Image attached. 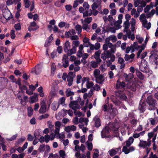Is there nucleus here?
Returning a JSON list of instances; mask_svg holds the SVG:
<instances>
[{"label":"nucleus","mask_w":158,"mask_h":158,"mask_svg":"<svg viewBox=\"0 0 158 158\" xmlns=\"http://www.w3.org/2000/svg\"><path fill=\"white\" fill-rule=\"evenodd\" d=\"M119 127V126L118 123H117L116 122H112L109 124L110 130L113 131V133L114 134L113 136H114V137H115V136L117 137L119 135L118 131Z\"/></svg>","instance_id":"f257e3e1"},{"label":"nucleus","mask_w":158,"mask_h":158,"mask_svg":"<svg viewBox=\"0 0 158 158\" xmlns=\"http://www.w3.org/2000/svg\"><path fill=\"white\" fill-rule=\"evenodd\" d=\"M147 103L149 105L148 109L150 110H155L156 108V101L153 98L152 95H149L146 99Z\"/></svg>","instance_id":"f03ea898"},{"label":"nucleus","mask_w":158,"mask_h":158,"mask_svg":"<svg viewBox=\"0 0 158 158\" xmlns=\"http://www.w3.org/2000/svg\"><path fill=\"white\" fill-rule=\"evenodd\" d=\"M148 65V62L144 60L142 62L141 64L139 66L140 70L144 73H147L149 71Z\"/></svg>","instance_id":"7ed1b4c3"},{"label":"nucleus","mask_w":158,"mask_h":158,"mask_svg":"<svg viewBox=\"0 0 158 158\" xmlns=\"http://www.w3.org/2000/svg\"><path fill=\"white\" fill-rule=\"evenodd\" d=\"M69 106L70 108H72V109L74 110V113L75 114H76V109H80V106H79L77 101H71L69 104Z\"/></svg>","instance_id":"20e7f679"},{"label":"nucleus","mask_w":158,"mask_h":158,"mask_svg":"<svg viewBox=\"0 0 158 158\" xmlns=\"http://www.w3.org/2000/svg\"><path fill=\"white\" fill-rule=\"evenodd\" d=\"M110 130L109 125L108 127H105V128L101 132L102 137V138H110V137H111V135H108V134L110 133Z\"/></svg>","instance_id":"39448f33"},{"label":"nucleus","mask_w":158,"mask_h":158,"mask_svg":"<svg viewBox=\"0 0 158 158\" xmlns=\"http://www.w3.org/2000/svg\"><path fill=\"white\" fill-rule=\"evenodd\" d=\"M122 76L125 81H128L129 82L132 81L134 77L133 74L131 73H129L128 74L126 73H123Z\"/></svg>","instance_id":"423d86ee"},{"label":"nucleus","mask_w":158,"mask_h":158,"mask_svg":"<svg viewBox=\"0 0 158 158\" xmlns=\"http://www.w3.org/2000/svg\"><path fill=\"white\" fill-rule=\"evenodd\" d=\"M8 79L6 77H0V89H3L6 86Z\"/></svg>","instance_id":"0eeeda50"},{"label":"nucleus","mask_w":158,"mask_h":158,"mask_svg":"<svg viewBox=\"0 0 158 158\" xmlns=\"http://www.w3.org/2000/svg\"><path fill=\"white\" fill-rule=\"evenodd\" d=\"M146 107V103L145 102L140 101L139 103L138 109L140 112H144Z\"/></svg>","instance_id":"6e6552de"},{"label":"nucleus","mask_w":158,"mask_h":158,"mask_svg":"<svg viewBox=\"0 0 158 158\" xmlns=\"http://www.w3.org/2000/svg\"><path fill=\"white\" fill-rule=\"evenodd\" d=\"M94 2L91 6L92 8L93 11H94V9H97V7L101 6V0H93Z\"/></svg>","instance_id":"1a4fd4ad"},{"label":"nucleus","mask_w":158,"mask_h":158,"mask_svg":"<svg viewBox=\"0 0 158 158\" xmlns=\"http://www.w3.org/2000/svg\"><path fill=\"white\" fill-rule=\"evenodd\" d=\"M43 104L41 103V107L39 110L40 114H44L47 111V105L45 104L44 100L42 101Z\"/></svg>","instance_id":"9d476101"},{"label":"nucleus","mask_w":158,"mask_h":158,"mask_svg":"<svg viewBox=\"0 0 158 158\" xmlns=\"http://www.w3.org/2000/svg\"><path fill=\"white\" fill-rule=\"evenodd\" d=\"M126 86V84L124 81H121L119 79L117 80L116 85V89L123 88Z\"/></svg>","instance_id":"9b49d317"},{"label":"nucleus","mask_w":158,"mask_h":158,"mask_svg":"<svg viewBox=\"0 0 158 158\" xmlns=\"http://www.w3.org/2000/svg\"><path fill=\"white\" fill-rule=\"evenodd\" d=\"M151 140H149L148 142H147L146 141H140L139 143V146L145 148L147 146H150L151 144Z\"/></svg>","instance_id":"f8f14e48"},{"label":"nucleus","mask_w":158,"mask_h":158,"mask_svg":"<svg viewBox=\"0 0 158 158\" xmlns=\"http://www.w3.org/2000/svg\"><path fill=\"white\" fill-rule=\"evenodd\" d=\"M71 47L70 42L69 41H66L64 45V50L65 52H68L70 51V48Z\"/></svg>","instance_id":"ddd939ff"},{"label":"nucleus","mask_w":158,"mask_h":158,"mask_svg":"<svg viewBox=\"0 0 158 158\" xmlns=\"http://www.w3.org/2000/svg\"><path fill=\"white\" fill-rule=\"evenodd\" d=\"M135 148L134 147H130V148L128 149V148H127L126 147H123L122 151L125 154H128L130 153L131 152H133L134 150H135Z\"/></svg>","instance_id":"4468645a"},{"label":"nucleus","mask_w":158,"mask_h":158,"mask_svg":"<svg viewBox=\"0 0 158 158\" xmlns=\"http://www.w3.org/2000/svg\"><path fill=\"white\" fill-rule=\"evenodd\" d=\"M93 120L95 122L94 125L95 127H99L101 126V123L100 118H98V117H95Z\"/></svg>","instance_id":"2eb2a0df"},{"label":"nucleus","mask_w":158,"mask_h":158,"mask_svg":"<svg viewBox=\"0 0 158 158\" xmlns=\"http://www.w3.org/2000/svg\"><path fill=\"white\" fill-rule=\"evenodd\" d=\"M116 93V94H118L119 95L120 98L122 100H126V99H127V97L126 94L123 93L121 91H118V92Z\"/></svg>","instance_id":"dca6fc26"},{"label":"nucleus","mask_w":158,"mask_h":158,"mask_svg":"<svg viewBox=\"0 0 158 158\" xmlns=\"http://www.w3.org/2000/svg\"><path fill=\"white\" fill-rule=\"evenodd\" d=\"M118 62L121 64L120 69H123L125 66L126 63L123 58L122 57H119L118 59Z\"/></svg>","instance_id":"f3484780"},{"label":"nucleus","mask_w":158,"mask_h":158,"mask_svg":"<svg viewBox=\"0 0 158 158\" xmlns=\"http://www.w3.org/2000/svg\"><path fill=\"white\" fill-rule=\"evenodd\" d=\"M135 72L136 76L138 77L140 80H144V75L141 72L139 71L138 69H136Z\"/></svg>","instance_id":"a211bd4d"},{"label":"nucleus","mask_w":158,"mask_h":158,"mask_svg":"<svg viewBox=\"0 0 158 158\" xmlns=\"http://www.w3.org/2000/svg\"><path fill=\"white\" fill-rule=\"evenodd\" d=\"M145 48V46H144V44H143L142 45H139V46H138V52L137 54V57L139 58L140 54L141 53L143 50H144Z\"/></svg>","instance_id":"6ab92c4d"},{"label":"nucleus","mask_w":158,"mask_h":158,"mask_svg":"<svg viewBox=\"0 0 158 158\" xmlns=\"http://www.w3.org/2000/svg\"><path fill=\"white\" fill-rule=\"evenodd\" d=\"M127 87L129 89L133 92H135L136 89L137 85L135 83H130L127 85Z\"/></svg>","instance_id":"aec40b11"},{"label":"nucleus","mask_w":158,"mask_h":158,"mask_svg":"<svg viewBox=\"0 0 158 158\" xmlns=\"http://www.w3.org/2000/svg\"><path fill=\"white\" fill-rule=\"evenodd\" d=\"M52 34H51V35L48 38L47 40L46 41L44 44V46H45V47H48V46H49V45H50L51 43H52V40L53 39V38L52 36Z\"/></svg>","instance_id":"412c9836"},{"label":"nucleus","mask_w":158,"mask_h":158,"mask_svg":"<svg viewBox=\"0 0 158 158\" xmlns=\"http://www.w3.org/2000/svg\"><path fill=\"white\" fill-rule=\"evenodd\" d=\"M143 25L145 28H146L147 29H149L151 26V24L150 22L148 23V21L147 19H145L144 21H143Z\"/></svg>","instance_id":"4be33fe9"},{"label":"nucleus","mask_w":158,"mask_h":158,"mask_svg":"<svg viewBox=\"0 0 158 158\" xmlns=\"http://www.w3.org/2000/svg\"><path fill=\"white\" fill-rule=\"evenodd\" d=\"M150 58L152 59L155 62L158 61V55L156 54H152L150 56Z\"/></svg>","instance_id":"5701e85b"},{"label":"nucleus","mask_w":158,"mask_h":158,"mask_svg":"<svg viewBox=\"0 0 158 158\" xmlns=\"http://www.w3.org/2000/svg\"><path fill=\"white\" fill-rule=\"evenodd\" d=\"M75 76V73H74V75L73 77H70L68 76L67 81H68V85L69 86H71L73 84V78Z\"/></svg>","instance_id":"b1692460"},{"label":"nucleus","mask_w":158,"mask_h":158,"mask_svg":"<svg viewBox=\"0 0 158 158\" xmlns=\"http://www.w3.org/2000/svg\"><path fill=\"white\" fill-rule=\"evenodd\" d=\"M123 26L124 27L123 31L124 32H126V29H127V30L128 29V28H129L130 26V23L128 22L127 20L124 22Z\"/></svg>","instance_id":"393cba45"},{"label":"nucleus","mask_w":158,"mask_h":158,"mask_svg":"<svg viewBox=\"0 0 158 158\" xmlns=\"http://www.w3.org/2000/svg\"><path fill=\"white\" fill-rule=\"evenodd\" d=\"M75 28L77 31V32L78 34H80V33L82 31V27L81 25L80 24H77L76 25Z\"/></svg>","instance_id":"a878e982"},{"label":"nucleus","mask_w":158,"mask_h":158,"mask_svg":"<svg viewBox=\"0 0 158 158\" xmlns=\"http://www.w3.org/2000/svg\"><path fill=\"white\" fill-rule=\"evenodd\" d=\"M34 135L35 138V139H36L37 140L39 136L40 135V132L39 130V129H36L34 131Z\"/></svg>","instance_id":"bb28decb"},{"label":"nucleus","mask_w":158,"mask_h":158,"mask_svg":"<svg viewBox=\"0 0 158 158\" xmlns=\"http://www.w3.org/2000/svg\"><path fill=\"white\" fill-rule=\"evenodd\" d=\"M66 92L67 97H69L70 96H72V95H74V92H73V91H71V89H70V88L67 89Z\"/></svg>","instance_id":"cd10ccee"},{"label":"nucleus","mask_w":158,"mask_h":158,"mask_svg":"<svg viewBox=\"0 0 158 158\" xmlns=\"http://www.w3.org/2000/svg\"><path fill=\"white\" fill-rule=\"evenodd\" d=\"M80 42L79 41H73V45H74L75 53H76L77 51V47L79 45Z\"/></svg>","instance_id":"c85d7f7f"},{"label":"nucleus","mask_w":158,"mask_h":158,"mask_svg":"<svg viewBox=\"0 0 158 158\" xmlns=\"http://www.w3.org/2000/svg\"><path fill=\"white\" fill-rule=\"evenodd\" d=\"M33 109L31 107H28L27 108V115L31 116L33 114Z\"/></svg>","instance_id":"c756f323"},{"label":"nucleus","mask_w":158,"mask_h":158,"mask_svg":"<svg viewBox=\"0 0 158 158\" xmlns=\"http://www.w3.org/2000/svg\"><path fill=\"white\" fill-rule=\"evenodd\" d=\"M55 134L56 137L58 138V136L60 138V128H58L57 127H55Z\"/></svg>","instance_id":"7c9ffc66"},{"label":"nucleus","mask_w":158,"mask_h":158,"mask_svg":"<svg viewBox=\"0 0 158 158\" xmlns=\"http://www.w3.org/2000/svg\"><path fill=\"white\" fill-rule=\"evenodd\" d=\"M38 91L40 93V97H43L44 96V93H43V88L42 87H40L38 88Z\"/></svg>","instance_id":"2f4dec72"},{"label":"nucleus","mask_w":158,"mask_h":158,"mask_svg":"<svg viewBox=\"0 0 158 158\" xmlns=\"http://www.w3.org/2000/svg\"><path fill=\"white\" fill-rule=\"evenodd\" d=\"M45 144H42V145H40L38 150L40 152H44V150H45Z\"/></svg>","instance_id":"473e14b6"},{"label":"nucleus","mask_w":158,"mask_h":158,"mask_svg":"<svg viewBox=\"0 0 158 158\" xmlns=\"http://www.w3.org/2000/svg\"><path fill=\"white\" fill-rule=\"evenodd\" d=\"M69 52H68L66 54H64L63 57L62 59V60H63V59H65V60H68V63H69Z\"/></svg>","instance_id":"72a5a7b5"},{"label":"nucleus","mask_w":158,"mask_h":158,"mask_svg":"<svg viewBox=\"0 0 158 158\" xmlns=\"http://www.w3.org/2000/svg\"><path fill=\"white\" fill-rule=\"evenodd\" d=\"M86 144L87 148L89 150H92L93 147V144L92 143H89V142H88V141H87L86 143Z\"/></svg>","instance_id":"f704fd0d"},{"label":"nucleus","mask_w":158,"mask_h":158,"mask_svg":"<svg viewBox=\"0 0 158 158\" xmlns=\"http://www.w3.org/2000/svg\"><path fill=\"white\" fill-rule=\"evenodd\" d=\"M60 154V156L62 158H65V153L64 151V150H60L59 152Z\"/></svg>","instance_id":"c9c22d12"},{"label":"nucleus","mask_w":158,"mask_h":158,"mask_svg":"<svg viewBox=\"0 0 158 158\" xmlns=\"http://www.w3.org/2000/svg\"><path fill=\"white\" fill-rule=\"evenodd\" d=\"M49 116V115L48 114L46 113L44 114L43 115H40V116H39L38 118L39 119H40V120H41V119H43V118H48Z\"/></svg>","instance_id":"e433bc0d"},{"label":"nucleus","mask_w":158,"mask_h":158,"mask_svg":"<svg viewBox=\"0 0 158 158\" xmlns=\"http://www.w3.org/2000/svg\"><path fill=\"white\" fill-rule=\"evenodd\" d=\"M100 71L98 69H96L94 71V77H96V78H98V76L100 74Z\"/></svg>","instance_id":"4c0bfd02"},{"label":"nucleus","mask_w":158,"mask_h":158,"mask_svg":"<svg viewBox=\"0 0 158 158\" xmlns=\"http://www.w3.org/2000/svg\"><path fill=\"white\" fill-rule=\"evenodd\" d=\"M94 150L95 152H96L97 153L94 152L93 154V158H98L99 156V151L98 149H94Z\"/></svg>","instance_id":"58836bf2"},{"label":"nucleus","mask_w":158,"mask_h":158,"mask_svg":"<svg viewBox=\"0 0 158 158\" xmlns=\"http://www.w3.org/2000/svg\"><path fill=\"white\" fill-rule=\"evenodd\" d=\"M109 152L110 156H114L115 154H116L117 151H116V150H115V149H112L109 151Z\"/></svg>","instance_id":"ea45409f"},{"label":"nucleus","mask_w":158,"mask_h":158,"mask_svg":"<svg viewBox=\"0 0 158 158\" xmlns=\"http://www.w3.org/2000/svg\"><path fill=\"white\" fill-rule=\"evenodd\" d=\"M101 50H98L95 52L94 54V58L96 59V60H97L99 57V54H101Z\"/></svg>","instance_id":"a19ab883"},{"label":"nucleus","mask_w":158,"mask_h":158,"mask_svg":"<svg viewBox=\"0 0 158 158\" xmlns=\"http://www.w3.org/2000/svg\"><path fill=\"white\" fill-rule=\"evenodd\" d=\"M24 2L25 3V7L26 8L29 7L31 5V2L30 0H24Z\"/></svg>","instance_id":"79ce46f5"},{"label":"nucleus","mask_w":158,"mask_h":158,"mask_svg":"<svg viewBox=\"0 0 158 158\" xmlns=\"http://www.w3.org/2000/svg\"><path fill=\"white\" fill-rule=\"evenodd\" d=\"M63 63L62 66L64 67H67L68 66L69 64H68V61H66L65 60H62Z\"/></svg>","instance_id":"37998d69"},{"label":"nucleus","mask_w":158,"mask_h":158,"mask_svg":"<svg viewBox=\"0 0 158 158\" xmlns=\"http://www.w3.org/2000/svg\"><path fill=\"white\" fill-rule=\"evenodd\" d=\"M73 46L72 49H70L69 54V56H71V55H72V54H75V53L74 45H73Z\"/></svg>","instance_id":"c03bdc74"},{"label":"nucleus","mask_w":158,"mask_h":158,"mask_svg":"<svg viewBox=\"0 0 158 158\" xmlns=\"http://www.w3.org/2000/svg\"><path fill=\"white\" fill-rule=\"evenodd\" d=\"M94 85L93 82L91 81L90 83L89 81H88L86 83V87L87 88H90L91 87H92Z\"/></svg>","instance_id":"a18cd8bd"},{"label":"nucleus","mask_w":158,"mask_h":158,"mask_svg":"<svg viewBox=\"0 0 158 158\" xmlns=\"http://www.w3.org/2000/svg\"><path fill=\"white\" fill-rule=\"evenodd\" d=\"M45 141L46 143H48L51 137L49 135H45L44 136Z\"/></svg>","instance_id":"49530a36"},{"label":"nucleus","mask_w":158,"mask_h":158,"mask_svg":"<svg viewBox=\"0 0 158 158\" xmlns=\"http://www.w3.org/2000/svg\"><path fill=\"white\" fill-rule=\"evenodd\" d=\"M37 28H33L31 26V23L30 25L28 27V30L29 31H35L37 29Z\"/></svg>","instance_id":"de8ad7c7"},{"label":"nucleus","mask_w":158,"mask_h":158,"mask_svg":"<svg viewBox=\"0 0 158 158\" xmlns=\"http://www.w3.org/2000/svg\"><path fill=\"white\" fill-rule=\"evenodd\" d=\"M138 46L139 45L137 42H134L132 45H131V48H134L135 50H138L137 48H138Z\"/></svg>","instance_id":"09e8293b"},{"label":"nucleus","mask_w":158,"mask_h":158,"mask_svg":"<svg viewBox=\"0 0 158 158\" xmlns=\"http://www.w3.org/2000/svg\"><path fill=\"white\" fill-rule=\"evenodd\" d=\"M15 31L14 30H11L10 31V36L12 39H14L16 37L15 35Z\"/></svg>","instance_id":"8fccbe9b"},{"label":"nucleus","mask_w":158,"mask_h":158,"mask_svg":"<svg viewBox=\"0 0 158 158\" xmlns=\"http://www.w3.org/2000/svg\"><path fill=\"white\" fill-rule=\"evenodd\" d=\"M116 29V28L114 27H110L108 29V31H110L112 33H115Z\"/></svg>","instance_id":"3c124183"},{"label":"nucleus","mask_w":158,"mask_h":158,"mask_svg":"<svg viewBox=\"0 0 158 158\" xmlns=\"http://www.w3.org/2000/svg\"><path fill=\"white\" fill-rule=\"evenodd\" d=\"M92 20V17H89V18H85L84 21L85 23L89 24L90 23H91Z\"/></svg>","instance_id":"603ef678"},{"label":"nucleus","mask_w":158,"mask_h":158,"mask_svg":"<svg viewBox=\"0 0 158 158\" xmlns=\"http://www.w3.org/2000/svg\"><path fill=\"white\" fill-rule=\"evenodd\" d=\"M101 57L103 59V60H105L106 59V51L104 50V52L101 54Z\"/></svg>","instance_id":"864d4df0"},{"label":"nucleus","mask_w":158,"mask_h":158,"mask_svg":"<svg viewBox=\"0 0 158 158\" xmlns=\"http://www.w3.org/2000/svg\"><path fill=\"white\" fill-rule=\"evenodd\" d=\"M91 65L92 67L93 68H96L97 67V61H92L91 63Z\"/></svg>","instance_id":"5fc2aeb1"},{"label":"nucleus","mask_w":158,"mask_h":158,"mask_svg":"<svg viewBox=\"0 0 158 158\" xmlns=\"http://www.w3.org/2000/svg\"><path fill=\"white\" fill-rule=\"evenodd\" d=\"M14 28L16 30H20L21 29V25L20 23H17L14 25Z\"/></svg>","instance_id":"6e6d98bb"},{"label":"nucleus","mask_w":158,"mask_h":158,"mask_svg":"<svg viewBox=\"0 0 158 158\" xmlns=\"http://www.w3.org/2000/svg\"><path fill=\"white\" fill-rule=\"evenodd\" d=\"M61 125V123L59 121H57L55 123V127H57L58 128H59V130H60V127Z\"/></svg>","instance_id":"4d7b16f0"},{"label":"nucleus","mask_w":158,"mask_h":158,"mask_svg":"<svg viewBox=\"0 0 158 158\" xmlns=\"http://www.w3.org/2000/svg\"><path fill=\"white\" fill-rule=\"evenodd\" d=\"M82 78V76L81 75H78L77 77V83L79 84L80 82L81 79Z\"/></svg>","instance_id":"13d9d810"},{"label":"nucleus","mask_w":158,"mask_h":158,"mask_svg":"<svg viewBox=\"0 0 158 158\" xmlns=\"http://www.w3.org/2000/svg\"><path fill=\"white\" fill-rule=\"evenodd\" d=\"M83 6L85 10H86V9H88L89 7V4H88V2H84L83 4Z\"/></svg>","instance_id":"bf43d9fd"},{"label":"nucleus","mask_w":158,"mask_h":158,"mask_svg":"<svg viewBox=\"0 0 158 158\" xmlns=\"http://www.w3.org/2000/svg\"><path fill=\"white\" fill-rule=\"evenodd\" d=\"M100 43L98 42H96L94 45V49L96 50H98L100 48Z\"/></svg>","instance_id":"052dcab7"},{"label":"nucleus","mask_w":158,"mask_h":158,"mask_svg":"<svg viewBox=\"0 0 158 158\" xmlns=\"http://www.w3.org/2000/svg\"><path fill=\"white\" fill-rule=\"evenodd\" d=\"M111 55V53L109 51V50H106V59L107 58H110V56Z\"/></svg>","instance_id":"680f3d73"},{"label":"nucleus","mask_w":158,"mask_h":158,"mask_svg":"<svg viewBox=\"0 0 158 158\" xmlns=\"http://www.w3.org/2000/svg\"><path fill=\"white\" fill-rule=\"evenodd\" d=\"M63 50L62 47L61 46H58V47H57V50L59 53V54H60V53H61L62 51Z\"/></svg>","instance_id":"e2e57ef3"},{"label":"nucleus","mask_w":158,"mask_h":158,"mask_svg":"<svg viewBox=\"0 0 158 158\" xmlns=\"http://www.w3.org/2000/svg\"><path fill=\"white\" fill-rule=\"evenodd\" d=\"M73 121L75 124H77L78 123V118L77 117H75L73 118Z\"/></svg>","instance_id":"0e129e2a"},{"label":"nucleus","mask_w":158,"mask_h":158,"mask_svg":"<svg viewBox=\"0 0 158 158\" xmlns=\"http://www.w3.org/2000/svg\"><path fill=\"white\" fill-rule=\"evenodd\" d=\"M66 23L64 22H60L58 24V26L60 28H62L65 26Z\"/></svg>","instance_id":"69168bd1"},{"label":"nucleus","mask_w":158,"mask_h":158,"mask_svg":"<svg viewBox=\"0 0 158 158\" xmlns=\"http://www.w3.org/2000/svg\"><path fill=\"white\" fill-rule=\"evenodd\" d=\"M34 139V137L31 134H28L27 135V139L28 140L31 141Z\"/></svg>","instance_id":"338daca9"},{"label":"nucleus","mask_w":158,"mask_h":158,"mask_svg":"<svg viewBox=\"0 0 158 158\" xmlns=\"http://www.w3.org/2000/svg\"><path fill=\"white\" fill-rule=\"evenodd\" d=\"M17 136V134H15L14 135H12L10 138L8 139V140H13L15 139Z\"/></svg>","instance_id":"774afa93"}]
</instances>
